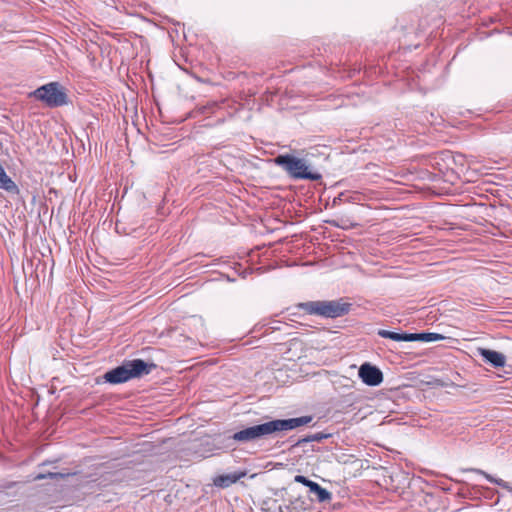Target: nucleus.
I'll return each mask as SVG.
<instances>
[{
    "mask_svg": "<svg viewBox=\"0 0 512 512\" xmlns=\"http://www.w3.org/2000/svg\"><path fill=\"white\" fill-rule=\"evenodd\" d=\"M477 353L482 357V359L486 363H489L491 366L495 368L503 367L506 363L505 355L495 350L487 348H478Z\"/></svg>",
    "mask_w": 512,
    "mask_h": 512,
    "instance_id": "0eeeda50",
    "label": "nucleus"
},
{
    "mask_svg": "<svg viewBox=\"0 0 512 512\" xmlns=\"http://www.w3.org/2000/svg\"><path fill=\"white\" fill-rule=\"evenodd\" d=\"M310 492L317 496L318 501L325 502L329 501L332 497L331 493L321 487L318 483L313 482L310 486Z\"/></svg>",
    "mask_w": 512,
    "mask_h": 512,
    "instance_id": "9d476101",
    "label": "nucleus"
},
{
    "mask_svg": "<svg viewBox=\"0 0 512 512\" xmlns=\"http://www.w3.org/2000/svg\"><path fill=\"white\" fill-rule=\"evenodd\" d=\"M476 472L483 475L489 482L496 484L498 486H501L502 488L508 490L509 492H512V487L510 486V484L508 482H506L500 478H495L494 476H492L482 470H476Z\"/></svg>",
    "mask_w": 512,
    "mask_h": 512,
    "instance_id": "9b49d317",
    "label": "nucleus"
},
{
    "mask_svg": "<svg viewBox=\"0 0 512 512\" xmlns=\"http://www.w3.org/2000/svg\"><path fill=\"white\" fill-rule=\"evenodd\" d=\"M246 476V471H238L229 474L217 476L214 479V485L220 488H227L238 480Z\"/></svg>",
    "mask_w": 512,
    "mask_h": 512,
    "instance_id": "6e6552de",
    "label": "nucleus"
},
{
    "mask_svg": "<svg viewBox=\"0 0 512 512\" xmlns=\"http://www.w3.org/2000/svg\"><path fill=\"white\" fill-rule=\"evenodd\" d=\"M312 421L311 416H301L289 419H275L262 424L247 427L232 435V439L238 442H250L276 435L284 431H290Z\"/></svg>",
    "mask_w": 512,
    "mask_h": 512,
    "instance_id": "f257e3e1",
    "label": "nucleus"
},
{
    "mask_svg": "<svg viewBox=\"0 0 512 512\" xmlns=\"http://www.w3.org/2000/svg\"><path fill=\"white\" fill-rule=\"evenodd\" d=\"M378 335L382 338H388V339H391V340L397 341V342H401V341L414 342V339H415L413 337L412 333H397V332H392V331H388V330H384V329L378 330Z\"/></svg>",
    "mask_w": 512,
    "mask_h": 512,
    "instance_id": "1a4fd4ad",
    "label": "nucleus"
},
{
    "mask_svg": "<svg viewBox=\"0 0 512 512\" xmlns=\"http://www.w3.org/2000/svg\"><path fill=\"white\" fill-rule=\"evenodd\" d=\"M47 477H50V478H62V477H64V474H62V473L38 474L35 477V480H41V479H45Z\"/></svg>",
    "mask_w": 512,
    "mask_h": 512,
    "instance_id": "2eb2a0df",
    "label": "nucleus"
},
{
    "mask_svg": "<svg viewBox=\"0 0 512 512\" xmlns=\"http://www.w3.org/2000/svg\"><path fill=\"white\" fill-rule=\"evenodd\" d=\"M358 375L362 382L368 386H378L383 382V373L381 370L370 363L362 364L359 368Z\"/></svg>",
    "mask_w": 512,
    "mask_h": 512,
    "instance_id": "423d86ee",
    "label": "nucleus"
},
{
    "mask_svg": "<svg viewBox=\"0 0 512 512\" xmlns=\"http://www.w3.org/2000/svg\"><path fill=\"white\" fill-rule=\"evenodd\" d=\"M155 367L156 366L153 363L148 364L141 359H133L125 361L121 366H118L106 372L103 378L108 383L120 384L127 382L133 378H138L143 375H147Z\"/></svg>",
    "mask_w": 512,
    "mask_h": 512,
    "instance_id": "f03ea898",
    "label": "nucleus"
},
{
    "mask_svg": "<svg viewBox=\"0 0 512 512\" xmlns=\"http://www.w3.org/2000/svg\"><path fill=\"white\" fill-rule=\"evenodd\" d=\"M328 436L329 435H327V434H324L322 432H318V433H315L313 435L307 436V437L299 440L298 444L305 443V442H313V441L320 442L323 439H326Z\"/></svg>",
    "mask_w": 512,
    "mask_h": 512,
    "instance_id": "ddd939ff",
    "label": "nucleus"
},
{
    "mask_svg": "<svg viewBox=\"0 0 512 512\" xmlns=\"http://www.w3.org/2000/svg\"><path fill=\"white\" fill-rule=\"evenodd\" d=\"M33 96L49 107H59L67 104V95L57 82H51L37 88Z\"/></svg>",
    "mask_w": 512,
    "mask_h": 512,
    "instance_id": "39448f33",
    "label": "nucleus"
},
{
    "mask_svg": "<svg viewBox=\"0 0 512 512\" xmlns=\"http://www.w3.org/2000/svg\"><path fill=\"white\" fill-rule=\"evenodd\" d=\"M294 481L297 483H301L308 488H310L311 484L313 483V481L309 480L303 475H296Z\"/></svg>",
    "mask_w": 512,
    "mask_h": 512,
    "instance_id": "4468645a",
    "label": "nucleus"
},
{
    "mask_svg": "<svg viewBox=\"0 0 512 512\" xmlns=\"http://www.w3.org/2000/svg\"><path fill=\"white\" fill-rule=\"evenodd\" d=\"M414 341L433 342L443 339L444 337L437 333H412Z\"/></svg>",
    "mask_w": 512,
    "mask_h": 512,
    "instance_id": "f8f14e48",
    "label": "nucleus"
},
{
    "mask_svg": "<svg viewBox=\"0 0 512 512\" xmlns=\"http://www.w3.org/2000/svg\"><path fill=\"white\" fill-rule=\"evenodd\" d=\"M299 307L308 314L320 315L328 318H336L348 313L350 305L340 301H310L299 304Z\"/></svg>",
    "mask_w": 512,
    "mask_h": 512,
    "instance_id": "20e7f679",
    "label": "nucleus"
},
{
    "mask_svg": "<svg viewBox=\"0 0 512 512\" xmlns=\"http://www.w3.org/2000/svg\"><path fill=\"white\" fill-rule=\"evenodd\" d=\"M274 162L293 179L318 181L322 178L321 173L312 170L305 159L295 157L290 154L279 155Z\"/></svg>",
    "mask_w": 512,
    "mask_h": 512,
    "instance_id": "7ed1b4c3",
    "label": "nucleus"
}]
</instances>
